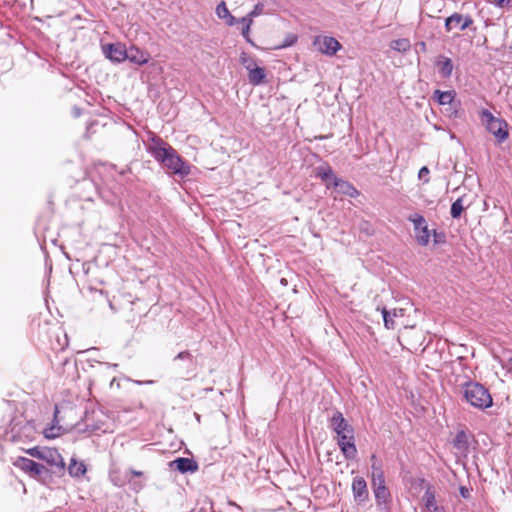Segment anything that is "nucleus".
I'll return each mask as SVG.
<instances>
[{
  "label": "nucleus",
  "instance_id": "c756f323",
  "mask_svg": "<svg viewBox=\"0 0 512 512\" xmlns=\"http://www.w3.org/2000/svg\"><path fill=\"white\" fill-rule=\"evenodd\" d=\"M264 5L262 3H257L252 11L248 13V15L253 19L254 17H257L263 13Z\"/></svg>",
  "mask_w": 512,
  "mask_h": 512
},
{
  "label": "nucleus",
  "instance_id": "72a5a7b5",
  "mask_svg": "<svg viewBox=\"0 0 512 512\" xmlns=\"http://www.w3.org/2000/svg\"><path fill=\"white\" fill-rule=\"evenodd\" d=\"M190 357H191V354L189 351H182L176 355L175 360H183V359H187Z\"/></svg>",
  "mask_w": 512,
  "mask_h": 512
},
{
  "label": "nucleus",
  "instance_id": "aec40b11",
  "mask_svg": "<svg viewBox=\"0 0 512 512\" xmlns=\"http://www.w3.org/2000/svg\"><path fill=\"white\" fill-rule=\"evenodd\" d=\"M374 495L378 505H382L387 503L390 498V492L388 491L386 485L374 486Z\"/></svg>",
  "mask_w": 512,
  "mask_h": 512
},
{
  "label": "nucleus",
  "instance_id": "9b49d317",
  "mask_svg": "<svg viewBox=\"0 0 512 512\" xmlns=\"http://www.w3.org/2000/svg\"><path fill=\"white\" fill-rule=\"evenodd\" d=\"M473 23L471 16H463L459 13H453L445 20V29L447 32L451 31L454 27H459L461 31L467 29Z\"/></svg>",
  "mask_w": 512,
  "mask_h": 512
},
{
  "label": "nucleus",
  "instance_id": "37998d69",
  "mask_svg": "<svg viewBox=\"0 0 512 512\" xmlns=\"http://www.w3.org/2000/svg\"><path fill=\"white\" fill-rule=\"evenodd\" d=\"M460 492H461V495H462L463 497H466V495L468 494V490H467L466 488H464V487H462V488L460 489Z\"/></svg>",
  "mask_w": 512,
  "mask_h": 512
},
{
  "label": "nucleus",
  "instance_id": "de8ad7c7",
  "mask_svg": "<svg viewBox=\"0 0 512 512\" xmlns=\"http://www.w3.org/2000/svg\"><path fill=\"white\" fill-rule=\"evenodd\" d=\"M371 459H372V460H375V459H376V456H375V455H372Z\"/></svg>",
  "mask_w": 512,
  "mask_h": 512
},
{
  "label": "nucleus",
  "instance_id": "58836bf2",
  "mask_svg": "<svg viewBox=\"0 0 512 512\" xmlns=\"http://www.w3.org/2000/svg\"><path fill=\"white\" fill-rule=\"evenodd\" d=\"M417 49L418 52L425 53L427 50L426 43L424 41H420L419 43H417Z\"/></svg>",
  "mask_w": 512,
  "mask_h": 512
},
{
  "label": "nucleus",
  "instance_id": "ea45409f",
  "mask_svg": "<svg viewBox=\"0 0 512 512\" xmlns=\"http://www.w3.org/2000/svg\"><path fill=\"white\" fill-rule=\"evenodd\" d=\"M295 41H296V37L295 36H291L289 39H287L285 44H283L281 47L291 46V45H293L295 43Z\"/></svg>",
  "mask_w": 512,
  "mask_h": 512
},
{
  "label": "nucleus",
  "instance_id": "f257e3e1",
  "mask_svg": "<svg viewBox=\"0 0 512 512\" xmlns=\"http://www.w3.org/2000/svg\"><path fill=\"white\" fill-rule=\"evenodd\" d=\"M150 141L147 152L171 174L184 178L191 173L190 165L171 145L156 135L152 136Z\"/></svg>",
  "mask_w": 512,
  "mask_h": 512
},
{
  "label": "nucleus",
  "instance_id": "4c0bfd02",
  "mask_svg": "<svg viewBox=\"0 0 512 512\" xmlns=\"http://www.w3.org/2000/svg\"><path fill=\"white\" fill-rule=\"evenodd\" d=\"M493 2H494L497 6H499V7L503 8V7H506V6H508V5H509L510 0H493Z\"/></svg>",
  "mask_w": 512,
  "mask_h": 512
},
{
  "label": "nucleus",
  "instance_id": "c85d7f7f",
  "mask_svg": "<svg viewBox=\"0 0 512 512\" xmlns=\"http://www.w3.org/2000/svg\"><path fill=\"white\" fill-rule=\"evenodd\" d=\"M216 14L220 19H225L230 16V12L225 4V2H221L216 7Z\"/></svg>",
  "mask_w": 512,
  "mask_h": 512
},
{
  "label": "nucleus",
  "instance_id": "1a4fd4ad",
  "mask_svg": "<svg viewBox=\"0 0 512 512\" xmlns=\"http://www.w3.org/2000/svg\"><path fill=\"white\" fill-rule=\"evenodd\" d=\"M314 45L318 47V50L326 55L332 56L341 49V44L334 37L324 36L317 37L314 41Z\"/></svg>",
  "mask_w": 512,
  "mask_h": 512
},
{
  "label": "nucleus",
  "instance_id": "4be33fe9",
  "mask_svg": "<svg viewBox=\"0 0 512 512\" xmlns=\"http://www.w3.org/2000/svg\"><path fill=\"white\" fill-rule=\"evenodd\" d=\"M423 502H424L426 509L429 512L437 511L438 507L436 505L435 495L430 489L426 490V492L424 493Z\"/></svg>",
  "mask_w": 512,
  "mask_h": 512
},
{
  "label": "nucleus",
  "instance_id": "6ab92c4d",
  "mask_svg": "<svg viewBox=\"0 0 512 512\" xmlns=\"http://www.w3.org/2000/svg\"><path fill=\"white\" fill-rule=\"evenodd\" d=\"M86 472V466L83 462H78L75 458H72L68 465V473L71 477H80Z\"/></svg>",
  "mask_w": 512,
  "mask_h": 512
},
{
  "label": "nucleus",
  "instance_id": "9d476101",
  "mask_svg": "<svg viewBox=\"0 0 512 512\" xmlns=\"http://www.w3.org/2000/svg\"><path fill=\"white\" fill-rule=\"evenodd\" d=\"M352 493L357 504L365 503L369 498L367 482L363 477L356 476L352 481Z\"/></svg>",
  "mask_w": 512,
  "mask_h": 512
},
{
  "label": "nucleus",
  "instance_id": "423d86ee",
  "mask_svg": "<svg viewBox=\"0 0 512 512\" xmlns=\"http://www.w3.org/2000/svg\"><path fill=\"white\" fill-rule=\"evenodd\" d=\"M15 465L23 471L40 480H45L49 476V470L43 464L37 463L29 458L19 457Z\"/></svg>",
  "mask_w": 512,
  "mask_h": 512
},
{
  "label": "nucleus",
  "instance_id": "2eb2a0df",
  "mask_svg": "<svg viewBox=\"0 0 512 512\" xmlns=\"http://www.w3.org/2000/svg\"><path fill=\"white\" fill-rule=\"evenodd\" d=\"M242 64L245 66V68L248 70V79L249 82L256 86L261 84L264 81L265 78V70L264 68L253 66L251 67V64H246V59H242Z\"/></svg>",
  "mask_w": 512,
  "mask_h": 512
},
{
  "label": "nucleus",
  "instance_id": "473e14b6",
  "mask_svg": "<svg viewBox=\"0 0 512 512\" xmlns=\"http://www.w3.org/2000/svg\"><path fill=\"white\" fill-rule=\"evenodd\" d=\"M238 23H241V24H242V27H243V26H246V25H247V23H249V26H251V25H252V23H253V19H252V18L247 14L246 16H244V17H242V18L238 19Z\"/></svg>",
  "mask_w": 512,
  "mask_h": 512
},
{
  "label": "nucleus",
  "instance_id": "cd10ccee",
  "mask_svg": "<svg viewBox=\"0 0 512 512\" xmlns=\"http://www.w3.org/2000/svg\"><path fill=\"white\" fill-rule=\"evenodd\" d=\"M454 445L457 448H464L467 446V436L464 431H459L454 439Z\"/></svg>",
  "mask_w": 512,
  "mask_h": 512
},
{
  "label": "nucleus",
  "instance_id": "e433bc0d",
  "mask_svg": "<svg viewBox=\"0 0 512 512\" xmlns=\"http://www.w3.org/2000/svg\"><path fill=\"white\" fill-rule=\"evenodd\" d=\"M226 24L229 26H232L236 23H238V19H236L233 15L230 14V16L226 17Z\"/></svg>",
  "mask_w": 512,
  "mask_h": 512
},
{
  "label": "nucleus",
  "instance_id": "5701e85b",
  "mask_svg": "<svg viewBox=\"0 0 512 512\" xmlns=\"http://www.w3.org/2000/svg\"><path fill=\"white\" fill-rule=\"evenodd\" d=\"M391 49L398 52H406L410 49L411 43L407 38L393 40L390 44Z\"/></svg>",
  "mask_w": 512,
  "mask_h": 512
},
{
  "label": "nucleus",
  "instance_id": "79ce46f5",
  "mask_svg": "<svg viewBox=\"0 0 512 512\" xmlns=\"http://www.w3.org/2000/svg\"><path fill=\"white\" fill-rule=\"evenodd\" d=\"M73 114H74V116L78 117L81 114V110L79 108L75 107L73 109Z\"/></svg>",
  "mask_w": 512,
  "mask_h": 512
},
{
  "label": "nucleus",
  "instance_id": "412c9836",
  "mask_svg": "<svg viewBox=\"0 0 512 512\" xmlns=\"http://www.w3.org/2000/svg\"><path fill=\"white\" fill-rule=\"evenodd\" d=\"M371 468H372V485H373V487L385 485L384 472H383L381 466L377 465L376 463H373Z\"/></svg>",
  "mask_w": 512,
  "mask_h": 512
},
{
  "label": "nucleus",
  "instance_id": "c9c22d12",
  "mask_svg": "<svg viewBox=\"0 0 512 512\" xmlns=\"http://www.w3.org/2000/svg\"><path fill=\"white\" fill-rule=\"evenodd\" d=\"M86 426H87V428H89V429H90V431H92V432L102 430V427H101L100 425H98V424H95V425H94V424H93V425L89 424V423H88V419L86 420Z\"/></svg>",
  "mask_w": 512,
  "mask_h": 512
},
{
  "label": "nucleus",
  "instance_id": "f8f14e48",
  "mask_svg": "<svg viewBox=\"0 0 512 512\" xmlns=\"http://www.w3.org/2000/svg\"><path fill=\"white\" fill-rule=\"evenodd\" d=\"M127 58L130 62L142 66L149 62L150 54L147 51H144L134 45L130 46L126 49Z\"/></svg>",
  "mask_w": 512,
  "mask_h": 512
},
{
  "label": "nucleus",
  "instance_id": "7c9ffc66",
  "mask_svg": "<svg viewBox=\"0 0 512 512\" xmlns=\"http://www.w3.org/2000/svg\"><path fill=\"white\" fill-rule=\"evenodd\" d=\"M429 173H430L429 169L426 166H423L418 172V178L420 180H423L424 183H428L429 182V178H428Z\"/></svg>",
  "mask_w": 512,
  "mask_h": 512
},
{
  "label": "nucleus",
  "instance_id": "393cba45",
  "mask_svg": "<svg viewBox=\"0 0 512 512\" xmlns=\"http://www.w3.org/2000/svg\"><path fill=\"white\" fill-rule=\"evenodd\" d=\"M464 210L463 198L460 197L454 201L451 205L450 214L453 219H457L461 216Z\"/></svg>",
  "mask_w": 512,
  "mask_h": 512
},
{
  "label": "nucleus",
  "instance_id": "0eeeda50",
  "mask_svg": "<svg viewBox=\"0 0 512 512\" xmlns=\"http://www.w3.org/2000/svg\"><path fill=\"white\" fill-rule=\"evenodd\" d=\"M337 444L346 459H354L357 455L354 433L337 436Z\"/></svg>",
  "mask_w": 512,
  "mask_h": 512
},
{
  "label": "nucleus",
  "instance_id": "c03bdc74",
  "mask_svg": "<svg viewBox=\"0 0 512 512\" xmlns=\"http://www.w3.org/2000/svg\"><path fill=\"white\" fill-rule=\"evenodd\" d=\"M132 474L135 475V476H141L142 472L133 470Z\"/></svg>",
  "mask_w": 512,
  "mask_h": 512
},
{
  "label": "nucleus",
  "instance_id": "f03ea898",
  "mask_svg": "<svg viewBox=\"0 0 512 512\" xmlns=\"http://www.w3.org/2000/svg\"><path fill=\"white\" fill-rule=\"evenodd\" d=\"M464 400L472 407L485 410L493 405L489 390L479 382L467 381L462 385Z\"/></svg>",
  "mask_w": 512,
  "mask_h": 512
},
{
  "label": "nucleus",
  "instance_id": "dca6fc26",
  "mask_svg": "<svg viewBox=\"0 0 512 512\" xmlns=\"http://www.w3.org/2000/svg\"><path fill=\"white\" fill-rule=\"evenodd\" d=\"M332 186L338 190L339 193L347 195L349 197H357L359 195L358 190L348 181L341 178H335V182Z\"/></svg>",
  "mask_w": 512,
  "mask_h": 512
},
{
  "label": "nucleus",
  "instance_id": "ddd939ff",
  "mask_svg": "<svg viewBox=\"0 0 512 512\" xmlns=\"http://www.w3.org/2000/svg\"><path fill=\"white\" fill-rule=\"evenodd\" d=\"M104 53L108 59L115 63H121L126 60V48L121 44H109L104 49Z\"/></svg>",
  "mask_w": 512,
  "mask_h": 512
},
{
  "label": "nucleus",
  "instance_id": "f3484780",
  "mask_svg": "<svg viewBox=\"0 0 512 512\" xmlns=\"http://www.w3.org/2000/svg\"><path fill=\"white\" fill-rule=\"evenodd\" d=\"M317 177H319L322 181L327 182V187L330 188L332 183L335 182V178H338L332 168L328 165L320 166L317 168L316 172Z\"/></svg>",
  "mask_w": 512,
  "mask_h": 512
},
{
  "label": "nucleus",
  "instance_id": "bb28decb",
  "mask_svg": "<svg viewBox=\"0 0 512 512\" xmlns=\"http://www.w3.org/2000/svg\"><path fill=\"white\" fill-rule=\"evenodd\" d=\"M431 235L433 236L434 245H442V244H445L447 241L446 234L443 231H438V230L434 229L431 232Z\"/></svg>",
  "mask_w": 512,
  "mask_h": 512
},
{
  "label": "nucleus",
  "instance_id": "a19ab883",
  "mask_svg": "<svg viewBox=\"0 0 512 512\" xmlns=\"http://www.w3.org/2000/svg\"><path fill=\"white\" fill-rule=\"evenodd\" d=\"M243 58H245V59H246V64H251V67L255 66V62H254V60H253L252 58L247 57L245 54H243V55L241 56V60H242Z\"/></svg>",
  "mask_w": 512,
  "mask_h": 512
},
{
  "label": "nucleus",
  "instance_id": "f704fd0d",
  "mask_svg": "<svg viewBox=\"0 0 512 512\" xmlns=\"http://www.w3.org/2000/svg\"><path fill=\"white\" fill-rule=\"evenodd\" d=\"M54 430H55L54 427H51L50 429H46L44 431L45 437L46 438H54V437H56L58 434L54 433Z\"/></svg>",
  "mask_w": 512,
  "mask_h": 512
},
{
  "label": "nucleus",
  "instance_id": "a878e982",
  "mask_svg": "<svg viewBox=\"0 0 512 512\" xmlns=\"http://www.w3.org/2000/svg\"><path fill=\"white\" fill-rule=\"evenodd\" d=\"M381 313H382V316H383L385 327L388 328V329H393L394 326H395V322H394L393 317H395L397 315L396 311L394 310L393 314L391 315V312L388 311L384 307V308H382Z\"/></svg>",
  "mask_w": 512,
  "mask_h": 512
},
{
  "label": "nucleus",
  "instance_id": "4468645a",
  "mask_svg": "<svg viewBox=\"0 0 512 512\" xmlns=\"http://www.w3.org/2000/svg\"><path fill=\"white\" fill-rule=\"evenodd\" d=\"M170 467L181 473L195 472L198 470V464L191 458L179 457L170 462Z\"/></svg>",
  "mask_w": 512,
  "mask_h": 512
},
{
  "label": "nucleus",
  "instance_id": "b1692460",
  "mask_svg": "<svg viewBox=\"0 0 512 512\" xmlns=\"http://www.w3.org/2000/svg\"><path fill=\"white\" fill-rule=\"evenodd\" d=\"M439 70L443 77L448 78L451 76L453 71V64L450 58H444L442 62L439 63Z\"/></svg>",
  "mask_w": 512,
  "mask_h": 512
},
{
  "label": "nucleus",
  "instance_id": "a211bd4d",
  "mask_svg": "<svg viewBox=\"0 0 512 512\" xmlns=\"http://www.w3.org/2000/svg\"><path fill=\"white\" fill-rule=\"evenodd\" d=\"M433 97L440 105L451 104L455 98V91H453V90H449V91L435 90Z\"/></svg>",
  "mask_w": 512,
  "mask_h": 512
},
{
  "label": "nucleus",
  "instance_id": "a18cd8bd",
  "mask_svg": "<svg viewBox=\"0 0 512 512\" xmlns=\"http://www.w3.org/2000/svg\"><path fill=\"white\" fill-rule=\"evenodd\" d=\"M106 365H107L108 367H117V366H118L117 364H108V363H106Z\"/></svg>",
  "mask_w": 512,
  "mask_h": 512
},
{
  "label": "nucleus",
  "instance_id": "6e6552de",
  "mask_svg": "<svg viewBox=\"0 0 512 512\" xmlns=\"http://www.w3.org/2000/svg\"><path fill=\"white\" fill-rule=\"evenodd\" d=\"M330 426L337 436L354 433L352 425L348 423L343 414L338 410L333 413L330 419Z\"/></svg>",
  "mask_w": 512,
  "mask_h": 512
},
{
  "label": "nucleus",
  "instance_id": "7ed1b4c3",
  "mask_svg": "<svg viewBox=\"0 0 512 512\" xmlns=\"http://www.w3.org/2000/svg\"><path fill=\"white\" fill-rule=\"evenodd\" d=\"M26 452L32 457L45 461L52 468L53 473L58 475L64 474L65 462L56 448L33 447Z\"/></svg>",
  "mask_w": 512,
  "mask_h": 512
},
{
  "label": "nucleus",
  "instance_id": "2f4dec72",
  "mask_svg": "<svg viewBox=\"0 0 512 512\" xmlns=\"http://www.w3.org/2000/svg\"><path fill=\"white\" fill-rule=\"evenodd\" d=\"M250 28L251 26H249V23H247L246 26H243L242 27V36L244 37V39L248 42V43H251L252 44V40L250 39Z\"/></svg>",
  "mask_w": 512,
  "mask_h": 512
},
{
  "label": "nucleus",
  "instance_id": "39448f33",
  "mask_svg": "<svg viewBox=\"0 0 512 512\" xmlns=\"http://www.w3.org/2000/svg\"><path fill=\"white\" fill-rule=\"evenodd\" d=\"M408 220L413 224L417 243L420 246L426 247L430 242L431 232L428 229L424 216L419 213H415L410 215Z\"/></svg>",
  "mask_w": 512,
  "mask_h": 512
},
{
  "label": "nucleus",
  "instance_id": "49530a36",
  "mask_svg": "<svg viewBox=\"0 0 512 512\" xmlns=\"http://www.w3.org/2000/svg\"><path fill=\"white\" fill-rule=\"evenodd\" d=\"M145 383H147V384H152V383H153V381H152V380H149V381H146Z\"/></svg>",
  "mask_w": 512,
  "mask_h": 512
},
{
  "label": "nucleus",
  "instance_id": "20e7f679",
  "mask_svg": "<svg viewBox=\"0 0 512 512\" xmlns=\"http://www.w3.org/2000/svg\"><path fill=\"white\" fill-rule=\"evenodd\" d=\"M480 118L487 131L496 138L498 143H503L508 139V123L503 118L495 117L487 109L480 112Z\"/></svg>",
  "mask_w": 512,
  "mask_h": 512
},
{
  "label": "nucleus",
  "instance_id": "09e8293b",
  "mask_svg": "<svg viewBox=\"0 0 512 512\" xmlns=\"http://www.w3.org/2000/svg\"><path fill=\"white\" fill-rule=\"evenodd\" d=\"M510 49L512 50V44L510 45Z\"/></svg>",
  "mask_w": 512,
  "mask_h": 512
}]
</instances>
